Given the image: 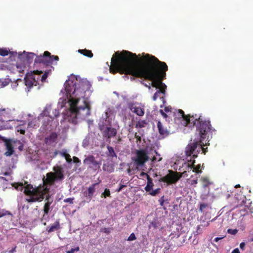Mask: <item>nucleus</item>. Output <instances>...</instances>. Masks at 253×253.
<instances>
[{
    "label": "nucleus",
    "instance_id": "obj_38",
    "mask_svg": "<svg viewBox=\"0 0 253 253\" xmlns=\"http://www.w3.org/2000/svg\"><path fill=\"white\" fill-rule=\"evenodd\" d=\"M208 207V204L206 203H201L200 205L199 211L201 212Z\"/></svg>",
    "mask_w": 253,
    "mask_h": 253
},
{
    "label": "nucleus",
    "instance_id": "obj_26",
    "mask_svg": "<svg viewBox=\"0 0 253 253\" xmlns=\"http://www.w3.org/2000/svg\"><path fill=\"white\" fill-rule=\"evenodd\" d=\"M27 66L26 63L24 62L22 63L17 62L16 63V67L19 73H23L25 70H26Z\"/></svg>",
    "mask_w": 253,
    "mask_h": 253
},
{
    "label": "nucleus",
    "instance_id": "obj_9",
    "mask_svg": "<svg viewBox=\"0 0 253 253\" xmlns=\"http://www.w3.org/2000/svg\"><path fill=\"white\" fill-rule=\"evenodd\" d=\"M43 71L39 70H35L31 73L27 74L24 78L25 84L29 88L33 86H37L39 84V80L40 77H35L34 75H39L42 74Z\"/></svg>",
    "mask_w": 253,
    "mask_h": 253
},
{
    "label": "nucleus",
    "instance_id": "obj_11",
    "mask_svg": "<svg viewBox=\"0 0 253 253\" xmlns=\"http://www.w3.org/2000/svg\"><path fill=\"white\" fill-rule=\"evenodd\" d=\"M84 164L88 166V168L96 171L100 168L101 164V162H98L95 160V157L93 155H89L85 158L84 160Z\"/></svg>",
    "mask_w": 253,
    "mask_h": 253
},
{
    "label": "nucleus",
    "instance_id": "obj_7",
    "mask_svg": "<svg viewBox=\"0 0 253 253\" xmlns=\"http://www.w3.org/2000/svg\"><path fill=\"white\" fill-rule=\"evenodd\" d=\"M54 172H49L46 173V178L43 177V184L51 186L57 180H62L64 178L63 170L61 167L57 166L53 168Z\"/></svg>",
    "mask_w": 253,
    "mask_h": 253
},
{
    "label": "nucleus",
    "instance_id": "obj_47",
    "mask_svg": "<svg viewBox=\"0 0 253 253\" xmlns=\"http://www.w3.org/2000/svg\"><path fill=\"white\" fill-rule=\"evenodd\" d=\"M36 125L35 124V122L31 121L29 122L28 123V127L34 128L35 126Z\"/></svg>",
    "mask_w": 253,
    "mask_h": 253
},
{
    "label": "nucleus",
    "instance_id": "obj_53",
    "mask_svg": "<svg viewBox=\"0 0 253 253\" xmlns=\"http://www.w3.org/2000/svg\"><path fill=\"white\" fill-rule=\"evenodd\" d=\"M165 111L166 112H170L171 111V108L170 107H165Z\"/></svg>",
    "mask_w": 253,
    "mask_h": 253
},
{
    "label": "nucleus",
    "instance_id": "obj_20",
    "mask_svg": "<svg viewBox=\"0 0 253 253\" xmlns=\"http://www.w3.org/2000/svg\"><path fill=\"white\" fill-rule=\"evenodd\" d=\"M130 110L139 116H142L144 114V110L139 106H131L130 107Z\"/></svg>",
    "mask_w": 253,
    "mask_h": 253
},
{
    "label": "nucleus",
    "instance_id": "obj_43",
    "mask_svg": "<svg viewBox=\"0 0 253 253\" xmlns=\"http://www.w3.org/2000/svg\"><path fill=\"white\" fill-rule=\"evenodd\" d=\"M65 158L66 161L69 163H71L72 161V160L71 158V156L69 154L66 155V156H65Z\"/></svg>",
    "mask_w": 253,
    "mask_h": 253
},
{
    "label": "nucleus",
    "instance_id": "obj_2",
    "mask_svg": "<svg viewBox=\"0 0 253 253\" xmlns=\"http://www.w3.org/2000/svg\"><path fill=\"white\" fill-rule=\"evenodd\" d=\"M89 84L87 81L77 83V80L69 79L64 84L65 90L70 104V108L67 111L65 118L73 124L77 123V118L84 119L90 115V107L85 100L84 106L78 107L80 97L84 96L85 91L89 88Z\"/></svg>",
    "mask_w": 253,
    "mask_h": 253
},
{
    "label": "nucleus",
    "instance_id": "obj_15",
    "mask_svg": "<svg viewBox=\"0 0 253 253\" xmlns=\"http://www.w3.org/2000/svg\"><path fill=\"white\" fill-rule=\"evenodd\" d=\"M178 113L181 117L183 119V121H184L183 125L185 126H190L192 115H185L184 111L180 109L178 110Z\"/></svg>",
    "mask_w": 253,
    "mask_h": 253
},
{
    "label": "nucleus",
    "instance_id": "obj_14",
    "mask_svg": "<svg viewBox=\"0 0 253 253\" xmlns=\"http://www.w3.org/2000/svg\"><path fill=\"white\" fill-rule=\"evenodd\" d=\"M117 134V130L116 128L107 126L103 131V136L107 138H110L114 137Z\"/></svg>",
    "mask_w": 253,
    "mask_h": 253
},
{
    "label": "nucleus",
    "instance_id": "obj_58",
    "mask_svg": "<svg viewBox=\"0 0 253 253\" xmlns=\"http://www.w3.org/2000/svg\"><path fill=\"white\" fill-rule=\"evenodd\" d=\"M17 131L22 134H24L25 133V130L24 129H18Z\"/></svg>",
    "mask_w": 253,
    "mask_h": 253
},
{
    "label": "nucleus",
    "instance_id": "obj_57",
    "mask_svg": "<svg viewBox=\"0 0 253 253\" xmlns=\"http://www.w3.org/2000/svg\"><path fill=\"white\" fill-rule=\"evenodd\" d=\"M232 253H240L239 250L236 248L232 251Z\"/></svg>",
    "mask_w": 253,
    "mask_h": 253
},
{
    "label": "nucleus",
    "instance_id": "obj_51",
    "mask_svg": "<svg viewBox=\"0 0 253 253\" xmlns=\"http://www.w3.org/2000/svg\"><path fill=\"white\" fill-rule=\"evenodd\" d=\"M160 112L161 113V115L163 116L164 118H167L168 116L162 110H160Z\"/></svg>",
    "mask_w": 253,
    "mask_h": 253
},
{
    "label": "nucleus",
    "instance_id": "obj_29",
    "mask_svg": "<svg viewBox=\"0 0 253 253\" xmlns=\"http://www.w3.org/2000/svg\"><path fill=\"white\" fill-rule=\"evenodd\" d=\"M155 153L156 156H154L151 161L153 162H155L156 161L160 162L162 160V157L161 156L160 154L158 153V152L156 151H155Z\"/></svg>",
    "mask_w": 253,
    "mask_h": 253
},
{
    "label": "nucleus",
    "instance_id": "obj_52",
    "mask_svg": "<svg viewBox=\"0 0 253 253\" xmlns=\"http://www.w3.org/2000/svg\"><path fill=\"white\" fill-rule=\"evenodd\" d=\"M151 226L154 228H156L158 227L157 225V223L155 222H152L151 224Z\"/></svg>",
    "mask_w": 253,
    "mask_h": 253
},
{
    "label": "nucleus",
    "instance_id": "obj_35",
    "mask_svg": "<svg viewBox=\"0 0 253 253\" xmlns=\"http://www.w3.org/2000/svg\"><path fill=\"white\" fill-rule=\"evenodd\" d=\"M9 54V50L6 48H0V55L5 56Z\"/></svg>",
    "mask_w": 253,
    "mask_h": 253
},
{
    "label": "nucleus",
    "instance_id": "obj_25",
    "mask_svg": "<svg viewBox=\"0 0 253 253\" xmlns=\"http://www.w3.org/2000/svg\"><path fill=\"white\" fill-rule=\"evenodd\" d=\"M78 52L81 54L84 55V56L89 58H91L92 57H93V55L91 50H87L86 49H79L78 50Z\"/></svg>",
    "mask_w": 253,
    "mask_h": 253
},
{
    "label": "nucleus",
    "instance_id": "obj_32",
    "mask_svg": "<svg viewBox=\"0 0 253 253\" xmlns=\"http://www.w3.org/2000/svg\"><path fill=\"white\" fill-rule=\"evenodd\" d=\"M51 70H46L44 72V74L42 75L41 78V81L43 83L47 79L48 74L50 73Z\"/></svg>",
    "mask_w": 253,
    "mask_h": 253
},
{
    "label": "nucleus",
    "instance_id": "obj_27",
    "mask_svg": "<svg viewBox=\"0 0 253 253\" xmlns=\"http://www.w3.org/2000/svg\"><path fill=\"white\" fill-rule=\"evenodd\" d=\"M104 171L111 173L114 171V168L109 163L104 164L102 167Z\"/></svg>",
    "mask_w": 253,
    "mask_h": 253
},
{
    "label": "nucleus",
    "instance_id": "obj_56",
    "mask_svg": "<svg viewBox=\"0 0 253 253\" xmlns=\"http://www.w3.org/2000/svg\"><path fill=\"white\" fill-rule=\"evenodd\" d=\"M6 85H7V83H6V82H2V83L1 84H0V88L5 86Z\"/></svg>",
    "mask_w": 253,
    "mask_h": 253
},
{
    "label": "nucleus",
    "instance_id": "obj_22",
    "mask_svg": "<svg viewBox=\"0 0 253 253\" xmlns=\"http://www.w3.org/2000/svg\"><path fill=\"white\" fill-rule=\"evenodd\" d=\"M147 179V183L144 189L146 192H150V191L152 190L154 184L153 183L152 179L150 177V176H148V178Z\"/></svg>",
    "mask_w": 253,
    "mask_h": 253
},
{
    "label": "nucleus",
    "instance_id": "obj_6",
    "mask_svg": "<svg viewBox=\"0 0 253 253\" xmlns=\"http://www.w3.org/2000/svg\"><path fill=\"white\" fill-rule=\"evenodd\" d=\"M204 143L202 140L200 141H194L189 143L186 147L185 153L187 157L192 156V158L195 159L198 157V154L201 151L204 154L207 152L208 148L203 147Z\"/></svg>",
    "mask_w": 253,
    "mask_h": 253
},
{
    "label": "nucleus",
    "instance_id": "obj_12",
    "mask_svg": "<svg viewBox=\"0 0 253 253\" xmlns=\"http://www.w3.org/2000/svg\"><path fill=\"white\" fill-rule=\"evenodd\" d=\"M36 54L33 52H26L24 51L22 53H19L18 55V58L21 61L25 63L27 66H29L31 63Z\"/></svg>",
    "mask_w": 253,
    "mask_h": 253
},
{
    "label": "nucleus",
    "instance_id": "obj_39",
    "mask_svg": "<svg viewBox=\"0 0 253 253\" xmlns=\"http://www.w3.org/2000/svg\"><path fill=\"white\" fill-rule=\"evenodd\" d=\"M136 239V238L135 234L133 233H132L128 237L127 241H132L135 240Z\"/></svg>",
    "mask_w": 253,
    "mask_h": 253
},
{
    "label": "nucleus",
    "instance_id": "obj_55",
    "mask_svg": "<svg viewBox=\"0 0 253 253\" xmlns=\"http://www.w3.org/2000/svg\"><path fill=\"white\" fill-rule=\"evenodd\" d=\"M245 247V243L244 242H242L240 245V247L242 250H244V248Z\"/></svg>",
    "mask_w": 253,
    "mask_h": 253
},
{
    "label": "nucleus",
    "instance_id": "obj_60",
    "mask_svg": "<svg viewBox=\"0 0 253 253\" xmlns=\"http://www.w3.org/2000/svg\"><path fill=\"white\" fill-rule=\"evenodd\" d=\"M222 238H223V237H216L214 239V241L216 242H218V241H219L220 240L222 239Z\"/></svg>",
    "mask_w": 253,
    "mask_h": 253
},
{
    "label": "nucleus",
    "instance_id": "obj_44",
    "mask_svg": "<svg viewBox=\"0 0 253 253\" xmlns=\"http://www.w3.org/2000/svg\"><path fill=\"white\" fill-rule=\"evenodd\" d=\"M73 160L74 163L81 164V161L78 157L74 156Z\"/></svg>",
    "mask_w": 253,
    "mask_h": 253
},
{
    "label": "nucleus",
    "instance_id": "obj_33",
    "mask_svg": "<svg viewBox=\"0 0 253 253\" xmlns=\"http://www.w3.org/2000/svg\"><path fill=\"white\" fill-rule=\"evenodd\" d=\"M195 160L194 159L193 160L190 159L188 161V164L187 165L188 170L191 169L194 167H195Z\"/></svg>",
    "mask_w": 253,
    "mask_h": 253
},
{
    "label": "nucleus",
    "instance_id": "obj_34",
    "mask_svg": "<svg viewBox=\"0 0 253 253\" xmlns=\"http://www.w3.org/2000/svg\"><path fill=\"white\" fill-rule=\"evenodd\" d=\"M201 168V165L200 164H198V165L197 166H195V167H194V168H193L192 169H193L192 171L193 172H195L197 173H202V170H200Z\"/></svg>",
    "mask_w": 253,
    "mask_h": 253
},
{
    "label": "nucleus",
    "instance_id": "obj_5",
    "mask_svg": "<svg viewBox=\"0 0 253 253\" xmlns=\"http://www.w3.org/2000/svg\"><path fill=\"white\" fill-rule=\"evenodd\" d=\"M149 157L147 150L141 149L136 150L134 156L131 157V160L135 167V169L140 170L143 167L147 162L148 161Z\"/></svg>",
    "mask_w": 253,
    "mask_h": 253
},
{
    "label": "nucleus",
    "instance_id": "obj_1",
    "mask_svg": "<svg viewBox=\"0 0 253 253\" xmlns=\"http://www.w3.org/2000/svg\"><path fill=\"white\" fill-rule=\"evenodd\" d=\"M139 55L126 50L116 52L111 59L110 72L144 78L152 81L149 84L153 87L166 90L167 86L162 81L168 70L166 63L149 54L143 53L141 57Z\"/></svg>",
    "mask_w": 253,
    "mask_h": 253
},
{
    "label": "nucleus",
    "instance_id": "obj_16",
    "mask_svg": "<svg viewBox=\"0 0 253 253\" xmlns=\"http://www.w3.org/2000/svg\"><path fill=\"white\" fill-rule=\"evenodd\" d=\"M57 139V134L55 132H51L45 138V143L48 145H52L56 143Z\"/></svg>",
    "mask_w": 253,
    "mask_h": 253
},
{
    "label": "nucleus",
    "instance_id": "obj_49",
    "mask_svg": "<svg viewBox=\"0 0 253 253\" xmlns=\"http://www.w3.org/2000/svg\"><path fill=\"white\" fill-rule=\"evenodd\" d=\"M148 176H149L147 173L144 172L143 171L141 172L140 173V177H146V178H148Z\"/></svg>",
    "mask_w": 253,
    "mask_h": 253
},
{
    "label": "nucleus",
    "instance_id": "obj_17",
    "mask_svg": "<svg viewBox=\"0 0 253 253\" xmlns=\"http://www.w3.org/2000/svg\"><path fill=\"white\" fill-rule=\"evenodd\" d=\"M60 228V220L57 219L53 224L46 227V231L48 233H51L59 229Z\"/></svg>",
    "mask_w": 253,
    "mask_h": 253
},
{
    "label": "nucleus",
    "instance_id": "obj_4",
    "mask_svg": "<svg viewBox=\"0 0 253 253\" xmlns=\"http://www.w3.org/2000/svg\"><path fill=\"white\" fill-rule=\"evenodd\" d=\"M191 125L195 126L202 140L206 138V135L211 130L210 121L204 120L201 116L197 114L192 115Z\"/></svg>",
    "mask_w": 253,
    "mask_h": 253
},
{
    "label": "nucleus",
    "instance_id": "obj_62",
    "mask_svg": "<svg viewBox=\"0 0 253 253\" xmlns=\"http://www.w3.org/2000/svg\"><path fill=\"white\" fill-rule=\"evenodd\" d=\"M58 153H59L58 151L56 150V151L54 152L53 157H56V156L57 155V154H58Z\"/></svg>",
    "mask_w": 253,
    "mask_h": 253
},
{
    "label": "nucleus",
    "instance_id": "obj_8",
    "mask_svg": "<svg viewBox=\"0 0 253 253\" xmlns=\"http://www.w3.org/2000/svg\"><path fill=\"white\" fill-rule=\"evenodd\" d=\"M54 60L58 61V56L57 55H51L49 52L45 51L42 55L36 56L35 59V64L42 63L44 65L48 66L52 64Z\"/></svg>",
    "mask_w": 253,
    "mask_h": 253
},
{
    "label": "nucleus",
    "instance_id": "obj_18",
    "mask_svg": "<svg viewBox=\"0 0 253 253\" xmlns=\"http://www.w3.org/2000/svg\"><path fill=\"white\" fill-rule=\"evenodd\" d=\"M100 182V181L98 183L92 184L87 188V193L86 194V197H88L89 199H92L93 194L95 192V187Z\"/></svg>",
    "mask_w": 253,
    "mask_h": 253
},
{
    "label": "nucleus",
    "instance_id": "obj_13",
    "mask_svg": "<svg viewBox=\"0 0 253 253\" xmlns=\"http://www.w3.org/2000/svg\"><path fill=\"white\" fill-rule=\"evenodd\" d=\"M0 139L5 143L6 146L7 151L5 152L4 155L6 156H10L14 152L12 141L3 136H0Z\"/></svg>",
    "mask_w": 253,
    "mask_h": 253
},
{
    "label": "nucleus",
    "instance_id": "obj_45",
    "mask_svg": "<svg viewBox=\"0 0 253 253\" xmlns=\"http://www.w3.org/2000/svg\"><path fill=\"white\" fill-rule=\"evenodd\" d=\"M164 202H165L164 196H163L159 200V202L160 203V205L161 206H163L164 205Z\"/></svg>",
    "mask_w": 253,
    "mask_h": 253
},
{
    "label": "nucleus",
    "instance_id": "obj_40",
    "mask_svg": "<svg viewBox=\"0 0 253 253\" xmlns=\"http://www.w3.org/2000/svg\"><path fill=\"white\" fill-rule=\"evenodd\" d=\"M74 198H68L64 200V202L69 203L70 204H73Z\"/></svg>",
    "mask_w": 253,
    "mask_h": 253
},
{
    "label": "nucleus",
    "instance_id": "obj_24",
    "mask_svg": "<svg viewBox=\"0 0 253 253\" xmlns=\"http://www.w3.org/2000/svg\"><path fill=\"white\" fill-rule=\"evenodd\" d=\"M200 180L204 188L208 187L212 183L208 177H202Z\"/></svg>",
    "mask_w": 253,
    "mask_h": 253
},
{
    "label": "nucleus",
    "instance_id": "obj_30",
    "mask_svg": "<svg viewBox=\"0 0 253 253\" xmlns=\"http://www.w3.org/2000/svg\"><path fill=\"white\" fill-rule=\"evenodd\" d=\"M166 90L163 88H160V89L157 90L154 94L153 96V99L156 100L159 97V94L161 93L165 94Z\"/></svg>",
    "mask_w": 253,
    "mask_h": 253
},
{
    "label": "nucleus",
    "instance_id": "obj_50",
    "mask_svg": "<svg viewBox=\"0 0 253 253\" xmlns=\"http://www.w3.org/2000/svg\"><path fill=\"white\" fill-rule=\"evenodd\" d=\"M102 230L103 232L108 234L110 233V229L109 228H104Z\"/></svg>",
    "mask_w": 253,
    "mask_h": 253
},
{
    "label": "nucleus",
    "instance_id": "obj_21",
    "mask_svg": "<svg viewBox=\"0 0 253 253\" xmlns=\"http://www.w3.org/2000/svg\"><path fill=\"white\" fill-rule=\"evenodd\" d=\"M157 127L160 135L163 136H167L169 134L168 131L166 128L164 127L160 121L157 123Z\"/></svg>",
    "mask_w": 253,
    "mask_h": 253
},
{
    "label": "nucleus",
    "instance_id": "obj_19",
    "mask_svg": "<svg viewBox=\"0 0 253 253\" xmlns=\"http://www.w3.org/2000/svg\"><path fill=\"white\" fill-rule=\"evenodd\" d=\"M10 114V110L8 109L0 108V121H4V119L8 118Z\"/></svg>",
    "mask_w": 253,
    "mask_h": 253
},
{
    "label": "nucleus",
    "instance_id": "obj_42",
    "mask_svg": "<svg viewBox=\"0 0 253 253\" xmlns=\"http://www.w3.org/2000/svg\"><path fill=\"white\" fill-rule=\"evenodd\" d=\"M238 230L237 229H229L227 230V232L232 235H235L237 233Z\"/></svg>",
    "mask_w": 253,
    "mask_h": 253
},
{
    "label": "nucleus",
    "instance_id": "obj_41",
    "mask_svg": "<svg viewBox=\"0 0 253 253\" xmlns=\"http://www.w3.org/2000/svg\"><path fill=\"white\" fill-rule=\"evenodd\" d=\"M80 250L79 247H77L76 248L73 249H71L70 251H68L67 253H74L75 252H78Z\"/></svg>",
    "mask_w": 253,
    "mask_h": 253
},
{
    "label": "nucleus",
    "instance_id": "obj_64",
    "mask_svg": "<svg viewBox=\"0 0 253 253\" xmlns=\"http://www.w3.org/2000/svg\"><path fill=\"white\" fill-rule=\"evenodd\" d=\"M179 173H181L180 172H179ZM182 174V175H184V176H185V175H187V171H184V172H183L182 173H181Z\"/></svg>",
    "mask_w": 253,
    "mask_h": 253
},
{
    "label": "nucleus",
    "instance_id": "obj_31",
    "mask_svg": "<svg viewBox=\"0 0 253 253\" xmlns=\"http://www.w3.org/2000/svg\"><path fill=\"white\" fill-rule=\"evenodd\" d=\"M193 176H191L190 178L189 179V183L192 185H194L195 186V185H196L198 183V177L197 176H196L195 178H193Z\"/></svg>",
    "mask_w": 253,
    "mask_h": 253
},
{
    "label": "nucleus",
    "instance_id": "obj_59",
    "mask_svg": "<svg viewBox=\"0 0 253 253\" xmlns=\"http://www.w3.org/2000/svg\"><path fill=\"white\" fill-rule=\"evenodd\" d=\"M135 169H135V168H134V169L132 168V169H131L130 168V167H129V168L127 169V172L128 174H129V173L131 172V171L132 170H135Z\"/></svg>",
    "mask_w": 253,
    "mask_h": 253
},
{
    "label": "nucleus",
    "instance_id": "obj_23",
    "mask_svg": "<svg viewBox=\"0 0 253 253\" xmlns=\"http://www.w3.org/2000/svg\"><path fill=\"white\" fill-rule=\"evenodd\" d=\"M107 148L108 150V152L106 153L107 156L111 157V158H113L114 157L117 158V155L112 147L108 145L107 146Z\"/></svg>",
    "mask_w": 253,
    "mask_h": 253
},
{
    "label": "nucleus",
    "instance_id": "obj_61",
    "mask_svg": "<svg viewBox=\"0 0 253 253\" xmlns=\"http://www.w3.org/2000/svg\"><path fill=\"white\" fill-rule=\"evenodd\" d=\"M16 247L15 246L14 248H13L9 252V253H13L14 252H16Z\"/></svg>",
    "mask_w": 253,
    "mask_h": 253
},
{
    "label": "nucleus",
    "instance_id": "obj_28",
    "mask_svg": "<svg viewBox=\"0 0 253 253\" xmlns=\"http://www.w3.org/2000/svg\"><path fill=\"white\" fill-rule=\"evenodd\" d=\"M147 124V122L146 120H139L136 123L135 127L141 128L142 127H144Z\"/></svg>",
    "mask_w": 253,
    "mask_h": 253
},
{
    "label": "nucleus",
    "instance_id": "obj_10",
    "mask_svg": "<svg viewBox=\"0 0 253 253\" xmlns=\"http://www.w3.org/2000/svg\"><path fill=\"white\" fill-rule=\"evenodd\" d=\"M168 172V174L159 179V182H163L168 185H171L176 183L182 176V173L172 170H169Z\"/></svg>",
    "mask_w": 253,
    "mask_h": 253
},
{
    "label": "nucleus",
    "instance_id": "obj_48",
    "mask_svg": "<svg viewBox=\"0 0 253 253\" xmlns=\"http://www.w3.org/2000/svg\"><path fill=\"white\" fill-rule=\"evenodd\" d=\"M10 212L8 211H5L4 213L0 212V217H1L5 215H10Z\"/></svg>",
    "mask_w": 253,
    "mask_h": 253
},
{
    "label": "nucleus",
    "instance_id": "obj_46",
    "mask_svg": "<svg viewBox=\"0 0 253 253\" xmlns=\"http://www.w3.org/2000/svg\"><path fill=\"white\" fill-rule=\"evenodd\" d=\"M53 113H54V117L57 118L59 115V112L58 110L54 109L53 110Z\"/></svg>",
    "mask_w": 253,
    "mask_h": 253
},
{
    "label": "nucleus",
    "instance_id": "obj_63",
    "mask_svg": "<svg viewBox=\"0 0 253 253\" xmlns=\"http://www.w3.org/2000/svg\"><path fill=\"white\" fill-rule=\"evenodd\" d=\"M135 137L137 138V140H141V137L140 136H139L138 135L137 136L136 134H135Z\"/></svg>",
    "mask_w": 253,
    "mask_h": 253
},
{
    "label": "nucleus",
    "instance_id": "obj_36",
    "mask_svg": "<svg viewBox=\"0 0 253 253\" xmlns=\"http://www.w3.org/2000/svg\"><path fill=\"white\" fill-rule=\"evenodd\" d=\"M110 196V191L109 189L106 188L104 190V192L102 194L101 197H104L106 198V197Z\"/></svg>",
    "mask_w": 253,
    "mask_h": 253
},
{
    "label": "nucleus",
    "instance_id": "obj_3",
    "mask_svg": "<svg viewBox=\"0 0 253 253\" xmlns=\"http://www.w3.org/2000/svg\"><path fill=\"white\" fill-rule=\"evenodd\" d=\"M49 191V188L47 187H44L43 186L34 188L31 184L27 185L24 189V193L28 197L26 199V201L29 203L42 201L44 198L45 195L47 194L45 196L46 202L43 207L44 214L43 217L48 214L50 205L52 203V200H50V195L48 194Z\"/></svg>",
    "mask_w": 253,
    "mask_h": 253
},
{
    "label": "nucleus",
    "instance_id": "obj_37",
    "mask_svg": "<svg viewBox=\"0 0 253 253\" xmlns=\"http://www.w3.org/2000/svg\"><path fill=\"white\" fill-rule=\"evenodd\" d=\"M160 192V188H157L154 190H153V191H150V192H149V194L151 195V196H156V195H157L158 194H159Z\"/></svg>",
    "mask_w": 253,
    "mask_h": 253
},
{
    "label": "nucleus",
    "instance_id": "obj_54",
    "mask_svg": "<svg viewBox=\"0 0 253 253\" xmlns=\"http://www.w3.org/2000/svg\"><path fill=\"white\" fill-rule=\"evenodd\" d=\"M123 182L122 180H121V183L120 184V187L121 188V189H123L125 187H126V185H125V184H122V183Z\"/></svg>",
    "mask_w": 253,
    "mask_h": 253
}]
</instances>
